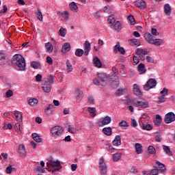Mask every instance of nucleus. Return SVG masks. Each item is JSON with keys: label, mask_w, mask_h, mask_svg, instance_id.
Segmentation results:
<instances>
[{"label": "nucleus", "mask_w": 175, "mask_h": 175, "mask_svg": "<svg viewBox=\"0 0 175 175\" xmlns=\"http://www.w3.org/2000/svg\"><path fill=\"white\" fill-rule=\"evenodd\" d=\"M132 103L138 109H148V102L144 98L133 100Z\"/></svg>", "instance_id": "obj_2"}, {"label": "nucleus", "mask_w": 175, "mask_h": 175, "mask_svg": "<svg viewBox=\"0 0 175 175\" xmlns=\"http://www.w3.org/2000/svg\"><path fill=\"white\" fill-rule=\"evenodd\" d=\"M46 62L49 64V65H53V59H51V57H46Z\"/></svg>", "instance_id": "obj_64"}, {"label": "nucleus", "mask_w": 175, "mask_h": 175, "mask_svg": "<svg viewBox=\"0 0 175 175\" xmlns=\"http://www.w3.org/2000/svg\"><path fill=\"white\" fill-rule=\"evenodd\" d=\"M12 64L16 65L18 70L21 71H24L26 69L25 59L21 55H15L12 57Z\"/></svg>", "instance_id": "obj_1"}, {"label": "nucleus", "mask_w": 175, "mask_h": 175, "mask_svg": "<svg viewBox=\"0 0 175 175\" xmlns=\"http://www.w3.org/2000/svg\"><path fill=\"white\" fill-rule=\"evenodd\" d=\"M164 121L165 124H170L175 121V114L173 112L167 113L165 116Z\"/></svg>", "instance_id": "obj_7"}, {"label": "nucleus", "mask_w": 175, "mask_h": 175, "mask_svg": "<svg viewBox=\"0 0 175 175\" xmlns=\"http://www.w3.org/2000/svg\"><path fill=\"white\" fill-rule=\"evenodd\" d=\"M58 34L59 35V36H62V38H65V36H66V29L61 27L59 30Z\"/></svg>", "instance_id": "obj_42"}, {"label": "nucleus", "mask_w": 175, "mask_h": 175, "mask_svg": "<svg viewBox=\"0 0 175 175\" xmlns=\"http://www.w3.org/2000/svg\"><path fill=\"white\" fill-rule=\"evenodd\" d=\"M93 64L96 68H102V62H100V59L98 57H94Z\"/></svg>", "instance_id": "obj_27"}, {"label": "nucleus", "mask_w": 175, "mask_h": 175, "mask_svg": "<svg viewBox=\"0 0 175 175\" xmlns=\"http://www.w3.org/2000/svg\"><path fill=\"white\" fill-rule=\"evenodd\" d=\"M164 13L166 16H170V14H172V8L170 7V4L166 3L164 5Z\"/></svg>", "instance_id": "obj_21"}, {"label": "nucleus", "mask_w": 175, "mask_h": 175, "mask_svg": "<svg viewBox=\"0 0 175 175\" xmlns=\"http://www.w3.org/2000/svg\"><path fill=\"white\" fill-rule=\"evenodd\" d=\"M62 16L63 17V18H64V20H68L69 18V13L68 12V11H64Z\"/></svg>", "instance_id": "obj_56"}, {"label": "nucleus", "mask_w": 175, "mask_h": 175, "mask_svg": "<svg viewBox=\"0 0 175 175\" xmlns=\"http://www.w3.org/2000/svg\"><path fill=\"white\" fill-rule=\"evenodd\" d=\"M167 92H169V90L166 88H163L161 92H160V94L162 96H166V95H167Z\"/></svg>", "instance_id": "obj_54"}, {"label": "nucleus", "mask_w": 175, "mask_h": 175, "mask_svg": "<svg viewBox=\"0 0 175 175\" xmlns=\"http://www.w3.org/2000/svg\"><path fill=\"white\" fill-rule=\"evenodd\" d=\"M79 130L75 127H71L70 126H69V127L68 128V131L70 133H72V134H75V133H77V131Z\"/></svg>", "instance_id": "obj_49"}, {"label": "nucleus", "mask_w": 175, "mask_h": 175, "mask_svg": "<svg viewBox=\"0 0 175 175\" xmlns=\"http://www.w3.org/2000/svg\"><path fill=\"white\" fill-rule=\"evenodd\" d=\"M157 80L155 79H150L144 85V91H150V90L157 87Z\"/></svg>", "instance_id": "obj_4"}, {"label": "nucleus", "mask_w": 175, "mask_h": 175, "mask_svg": "<svg viewBox=\"0 0 175 175\" xmlns=\"http://www.w3.org/2000/svg\"><path fill=\"white\" fill-rule=\"evenodd\" d=\"M131 43H133L135 46H140V42H139L137 39H131Z\"/></svg>", "instance_id": "obj_62"}, {"label": "nucleus", "mask_w": 175, "mask_h": 175, "mask_svg": "<svg viewBox=\"0 0 175 175\" xmlns=\"http://www.w3.org/2000/svg\"><path fill=\"white\" fill-rule=\"evenodd\" d=\"M31 68H33V69H38L39 68V63L36 62H33L31 63Z\"/></svg>", "instance_id": "obj_59"}, {"label": "nucleus", "mask_w": 175, "mask_h": 175, "mask_svg": "<svg viewBox=\"0 0 175 175\" xmlns=\"http://www.w3.org/2000/svg\"><path fill=\"white\" fill-rule=\"evenodd\" d=\"M88 111H89V113H90V114H92V117H95V116L96 115L95 113V112L96 111V109H95V107H88Z\"/></svg>", "instance_id": "obj_48"}, {"label": "nucleus", "mask_w": 175, "mask_h": 175, "mask_svg": "<svg viewBox=\"0 0 175 175\" xmlns=\"http://www.w3.org/2000/svg\"><path fill=\"white\" fill-rule=\"evenodd\" d=\"M66 65L67 66L66 71L67 73H70L73 70V67L72 66V64L69 62V60H66Z\"/></svg>", "instance_id": "obj_37"}, {"label": "nucleus", "mask_w": 175, "mask_h": 175, "mask_svg": "<svg viewBox=\"0 0 175 175\" xmlns=\"http://www.w3.org/2000/svg\"><path fill=\"white\" fill-rule=\"evenodd\" d=\"M83 54H84V51L81 49H77L75 51V55L77 57H83Z\"/></svg>", "instance_id": "obj_46"}, {"label": "nucleus", "mask_w": 175, "mask_h": 175, "mask_svg": "<svg viewBox=\"0 0 175 175\" xmlns=\"http://www.w3.org/2000/svg\"><path fill=\"white\" fill-rule=\"evenodd\" d=\"M163 43V40L162 39H154L153 40V42L152 44H154V46H161Z\"/></svg>", "instance_id": "obj_43"}, {"label": "nucleus", "mask_w": 175, "mask_h": 175, "mask_svg": "<svg viewBox=\"0 0 175 175\" xmlns=\"http://www.w3.org/2000/svg\"><path fill=\"white\" fill-rule=\"evenodd\" d=\"M148 151L149 154H155L157 152L155 148H154V146H150L148 148Z\"/></svg>", "instance_id": "obj_52"}, {"label": "nucleus", "mask_w": 175, "mask_h": 175, "mask_svg": "<svg viewBox=\"0 0 175 175\" xmlns=\"http://www.w3.org/2000/svg\"><path fill=\"white\" fill-rule=\"evenodd\" d=\"M103 132L104 135H106V136H111V133H113V131H111V127H105L103 129Z\"/></svg>", "instance_id": "obj_29"}, {"label": "nucleus", "mask_w": 175, "mask_h": 175, "mask_svg": "<svg viewBox=\"0 0 175 175\" xmlns=\"http://www.w3.org/2000/svg\"><path fill=\"white\" fill-rule=\"evenodd\" d=\"M5 96L7 98H10V97L13 96V92L11 90H8L5 92Z\"/></svg>", "instance_id": "obj_60"}, {"label": "nucleus", "mask_w": 175, "mask_h": 175, "mask_svg": "<svg viewBox=\"0 0 175 175\" xmlns=\"http://www.w3.org/2000/svg\"><path fill=\"white\" fill-rule=\"evenodd\" d=\"M97 76H98L99 80H100V81L103 83V84L104 83H106V81H107V75H106V74L98 73Z\"/></svg>", "instance_id": "obj_24"}, {"label": "nucleus", "mask_w": 175, "mask_h": 175, "mask_svg": "<svg viewBox=\"0 0 175 175\" xmlns=\"http://www.w3.org/2000/svg\"><path fill=\"white\" fill-rule=\"evenodd\" d=\"M18 152L22 155V157H25L27 155V150H25V146L23 144H20L18 149Z\"/></svg>", "instance_id": "obj_19"}, {"label": "nucleus", "mask_w": 175, "mask_h": 175, "mask_svg": "<svg viewBox=\"0 0 175 175\" xmlns=\"http://www.w3.org/2000/svg\"><path fill=\"white\" fill-rule=\"evenodd\" d=\"M99 168L100 172L102 175L106 174L107 173V165H106V163H105V160L103 159H100L99 160Z\"/></svg>", "instance_id": "obj_6"}, {"label": "nucleus", "mask_w": 175, "mask_h": 175, "mask_svg": "<svg viewBox=\"0 0 175 175\" xmlns=\"http://www.w3.org/2000/svg\"><path fill=\"white\" fill-rule=\"evenodd\" d=\"M6 62V53H0V65H5Z\"/></svg>", "instance_id": "obj_34"}, {"label": "nucleus", "mask_w": 175, "mask_h": 175, "mask_svg": "<svg viewBox=\"0 0 175 175\" xmlns=\"http://www.w3.org/2000/svg\"><path fill=\"white\" fill-rule=\"evenodd\" d=\"M119 126H120L122 129H128V127L129 126V123H128L125 120H122L120 122H119Z\"/></svg>", "instance_id": "obj_30"}, {"label": "nucleus", "mask_w": 175, "mask_h": 175, "mask_svg": "<svg viewBox=\"0 0 175 175\" xmlns=\"http://www.w3.org/2000/svg\"><path fill=\"white\" fill-rule=\"evenodd\" d=\"M42 89L44 92L49 94V92H51V85L45 81L42 82Z\"/></svg>", "instance_id": "obj_9"}, {"label": "nucleus", "mask_w": 175, "mask_h": 175, "mask_svg": "<svg viewBox=\"0 0 175 175\" xmlns=\"http://www.w3.org/2000/svg\"><path fill=\"white\" fill-rule=\"evenodd\" d=\"M161 122H162V117H161L160 115H157L156 119L154 120V125H156V126H159Z\"/></svg>", "instance_id": "obj_31"}, {"label": "nucleus", "mask_w": 175, "mask_h": 175, "mask_svg": "<svg viewBox=\"0 0 175 175\" xmlns=\"http://www.w3.org/2000/svg\"><path fill=\"white\" fill-rule=\"evenodd\" d=\"M118 52L122 55L125 54V49L120 45V42H118V44L113 47V53L117 54Z\"/></svg>", "instance_id": "obj_11"}, {"label": "nucleus", "mask_w": 175, "mask_h": 175, "mask_svg": "<svg viewBox=\"0 0 175 175\" xmlns=\"http://www.w3.org/2000/svg\"><path fill=\"white\" fill-rule=\"evenodd\" d=\"M103 12L104 13H111V12H113V8L110 7V5H106L103 8Z\"/></svg>", "instance_id": "obj_47"}, {"label": "nucleus", "mask_w": 175, "mask_h": 175, "mask_svg": "<svg viewBox=\"0 0 175 175\" xmlns=\"http://www.w3.org/2000/svg\"><path fill=\"white\" fill-rule=\"evenodd\" d=\"M159 174V170L158 168H154L151 170L150 174L151 175H158Z\"/></svg>", "instance_id": "obj_58"}, {"label": "nucleus", "mask_w": 175, "mask_h": 175, "mask_svg": "<svg viewBox=\"0 0 175 175\" xmlns=\"http://www.w3.org/2000/svg\"><path fill=\"white\" fill-rule=\"evenodd\" d=\"M48 165H49V167H51L53 172H58L62 169V167L61 166V162H59V161H54L51 160L48 162Z\"/></svg>", "instance_id": "obj_3"}, {"label": "nucleus", "mask_w": 175, "mask_h": 175, "mask_svg": "<svg viewBox=\"0 0 175 175\" xmlns=\"http://www.w3.org/2000/svg\"><path fill=\"white\" fill-rule=\"evenodd\" d=\"M135 53L137 54V55L139 56V58L142 59V61H144V59H146L144 55H147V54H148V51L146 49H142L140 48H138L135 51Z\"/></svg>", "instance_id": "obj_8"}, {"label": "nucleus", "mask_w": 175, "mask_h": 175, "mask_svg": "<svg viewBox=\"0 0 175 175\" xmlns=\"http://www.w3.org/2000/svg\"><path fill=\"white\" fill-rule=\"evenodd\" d=\"M15 118L19 122H21L23 121V115H21V113L18 111H16L14 113Z\"/></svg>", "instance_id": "obj_40"}, {"label": "nucleus", "mask_w": 175, "mask_h": 175, "mask_svg": "<svg viewBox=\"0 0 175 175\" xmlns=\"http://www.w3.org/2000/svg\"><path fill=\"white\" fill-rule=\"evenodd\" d=\"M69 8L70 10H72V12H77V9H79L77 5H76V3L75 2H72L71 3H70Z\"/></svg>", "instance_id": "obj_39"}, {"label": "nucleus", "mask_w": 175, "mask_h": 175, "mask_svg": "<svg viewBox=\"0 0 175 175\" xmlns=\"http://www.w3.org/2000/svg\"><path fill=\"white\" fill-rule=\"evenodd\" d=\"M14 170H15L14 167H13L12 165H10L6 168V173L8 174H10L12 172H13Z\"/></svg>", "instance_id": "obj_55"}, {"label": "nucleus", "mask_w": 175, "mask_h": 175, "mask_svg": "<svg viewBox=\"0 0 175 175\" xmlns=\"http://www.w3.org/2000/svg\"><path fill=\"white\" fill-rule=\"evenodd\" d=\"M44 113L46 116H48V117H50L54 113V105L50 104L48 105V107H46L44 109Z\"/></svg>", "instance_id": "obj_12"}, {"label": "nucleus", "mask_w": 175, "mask_h": 175, "mask_svg": "<svg viewBox=\"0 0 175 175\" xmlns=\"http://www.w3.org/2000/svg\"><path fill=\"white\" fill-rule=\"evenodd\" d=\"M135 6H136L139 9H146V8H147L146 1H144V0H136L135 1Z\"/></svg>", "instance_id": "obj_13"}, {"label": "nucleus", "mask_w": 175, "mask_h": 175, "mask_svg": "<svg viewBox=\"0 0 175 175\" xmlns=\"http://www.w3.org/2000/svg\"><path fill=\"white\" fill-rule=\"evenodd\" d=\"M142 129H143L144 131H151V129H152V126H151V124H142V125L141 126Z\"/></svg>", "instance_id": "obj_38"}, {"label": "nucleus", "mask_w": 175, "mask_h": 175, "mask_svg": "<svg viewBox=\"0 0 175 175\" xmlns=\"http://www.w3.org/2000/svg\"><path fill=\"white\" fill-rule=\"evenodd\" d=\"M36 17L40 21H43V15H42V12L38 11L36 14Z\"/></svg>", "instance_id": "obj_53"}, {"label": "nucleus", "mask_w": 175, "mask_h": 175, "mask_svg": "<svg viewBox=\"0 0 175 175\" xmlns=\"http://www.w3.org/2000/svg\"><path fill=\"white\" fill-rule=\"evenodd\" d=\"M133 92L135 94V95H137V96H140V95H142V90H140L139 85L134 84L133 85Z\"/></svg>", "instance_id": "obj_16"}, {"label": "nucleus", "mask_w": 175, "mask_h": 175, "mask_svg": "<svg viewBox=\"0 0 175 175\" xmlns=\"http://www.w3.org/2000/svg\"><path fill=\"white\" fill-rule=\"evenodd\" d=\"M38 100L36 98H31L29 100V106H32V107H35L38 106Z\"/></svg>", "instance_id": "obj_33"}, {"label": "nucleus", "mask_w": 175, "mask_h": 175, "mask_svg": "<svg viewBox=\"0 0 175 175\" xmlns=\"http://www.w3.org/2000/svg\"><path fill=\"white\" fill-rule=\"evenodd\" d=\"M83 53L84 55L86 57L90 54V51H91V44L88 41H85L83 44Z\"/></svg>", "instance_id": "obj_10"}, {"label": "nucleus", "mask_w": 175, "mask_h": 175, "mask_svg": "<svg viewBox=\"0 0 175 175\" xmlns=\"http://www.w3.org/2000/svg\"><path fill=\"white\" fill-rule=\"evenodd\" d=\"M44 47L45 51L46 53H48V54H51V53H53V50H54V46H53L51 42L45 43Z\"/></svg>", "instance_id": "obj_15"}, {"label": "nucleus", "mask_w": 175, "mask_h": 175, "mask_svg": "<svg viewBox=\"0 0 175 175\" xmlns=\"http://www.w3.org/2000/svg\"><path fill=\"white\" fill-rule=\"evenodd\" d=\"M144 39L146 41L150 43V44H152L154 42V37L151 35L150 33H146L144 34Z\"/></svg>", "instance_id": "obj_17"}, {"label": "nucleus", "mask_w": 175, "mask_h": 175, "mask_svg": "<svg viewBox=\"0 0 175 175\" xmlns=\"http://www.w3.org/2000/svg\"><path fill=\"white\" fill-rule=\"evenodd\" d=\"M158 99H159L158 100L159 104L166 102V97L165 96H159L158 97Z\"/></svg>", "instance_id": "obj_51"}, {"label": "nucleus", "mask_w": 175, "mask_h": 175, "mask_svg": "<svg viewBox=\"0 0 175 175\" xmlns=\"http://www.w3.org/2000/svg\"><path fill=\"white\" fill-rule=\"evenodd\" d=\"M133 61L135 65H137V64H139V62H140L139 57H137V56H133Z\"/></svg>", "instance_id": "obj_61"}, {"label": "nucleus", "mask_w": 175, "mask_h": 175, "mask_svg": "<svg viewBox=\"0 0 175 175\" xmlns=\"http://www.w3.org/2000/svg\"><path fill=\"white\" fill-rule=\"evenodd\" d=\"M127 18H128L129 23L131 25H135V24H136V22L135 21V18L133 17V16L130 15L128 16Z\"/></svg>", "instance_id": "obj_45"}, {"label": "nucleus", "mask_w": 175, "mask_h": 175, "mask_svg": "<svg viewBox=\"0 0 175 175\" xmlns=\"http://www.w3.org/2000/svg\"><path fill=\"white\" fill-rule=\"evenodd\" d=\"M156 164L158 166V170L160 172H165L166 171V167H165V165L163 164H162V163L159 162V161H156Z\"/></svg>", "instance_id": "obj_32"}, {"label": "nucleus", "mask_w": 175, "mask_h": 175, "mask_svg": "<svg viewBox=\"0 0 175 175\" xmlns=\"http://www.w3.org/2000/svg\"><path fill=\"white\" fill-rule=\"evenodd\" d=\"M146 61L147 62H150V64H154V58L151 57L150 56L146 57Z\"/></svg>", "instance_id": "obj_63"}, {"label": "nucleus", "mask_w": 175, "mask_h": 175, "mask_svg": "<svg viewBox=\"0 0 175 175\" xmlns=\"http://www.w3.org/2000/svg\"><path fill=\"white\" fill-rule=\"evenodd\" d=\"M31 136L36 143H42V138L37 133H33Z\"/></svg>", "instance_id": "obj_36"}, {"label": "nucleus", "mask_w": 175, "mask_h": 175, "mask_svg": "<svg viewBox=\"0 0 175 175\" xmlns=\"http://www.w3.org/2000/svg\"><path fill=\"white\" fill-rule=\"evenodd\" d=\"M163 150H164L165 152H166V154L168 155H172V151H170L169 146L163 145Z\"/></svg>", "instance_id": "obj_50"}, {"label": "nucleus", "mask_w": 175, "mask_h": 175, "mask_svg": "<svg viewBox=\"0 0 175 175\" xmlns=\"http://www.w3.org/2000/svg\"><path fill=\"white\" fill-rule=\"evenodd\" d=\"M137 70L139 75H144V73L147 72V69H146V66L144 65V64H142V63L138 65Z\"/></svg>", "instance_id": "obj_20"}, {"label": "nucleus", "mask_w": 175, "mask_h": 175, "mask_svg": "<svg viewBox=\"0 0 175 175\" xmlns=\"http://www.w3.org/2000/svg\"><path fill=\"white\" fill-rule=\"evenodd\" d=\"M112 144L116 147L121 146V137L120 135H116L113 141L112 142Z\"/></svg>", "instance_id": "obj_22"}, {"label": "nucleus", "mask_w": 175, "mask_h": 175, "mask_svg": "<svg viewBox=\"0 0 175 175\" xmlns=\"http://www.w3.org/2000/svg\"><path fill=\"white\" fill-rule=\"evenodd\" d=\"M62 51L64 53H68V51H70V44H69V42L64 43L62 46Z\"/></svg>", "instance_id": "obj_26"}, {"label": "nucleus", "mask_w": 175, "mask_h": 175, "mask_svg": "<svg viewBox=\"0 0 175 175\" xmlns=\"http://www.w3.org/2000/svg\"><path fill=\"white\" fill-rule=\"evenodd\" d=\"M135 148L137 154H142L143 152V146H142V144H135Z\"/></svg>", "instance_id": "obj_28"}, {"label": "nucleus", "mask_w": 175, "mask_h": 175, "mask_svg": "<svg viewBox=\"0 0 175 175\" xmlns=\"http://www.w3.org/2000/svg\"><path fill=\"white\" fill-rule=\"evenodd\" d=\"M51 132L54 136H61L64 133V129L61 126H55L51 129Z\"/></svg>", "instance_id": "obj_5"}, {"label": "nucleus", "mask_w": 175, "mask_h": 175, "mask_svg": "<svg viewBox=\"0 0 175 175\" xmlns=\"http://www.w3.org/2000/svg\"><path fill=\"white\" fill-rule=\"evenodd\" d=\"M111 122V118L110 116H105L103 118V120L101 121V124L103 126H105V125H109Z\"/></svg>", "instance_id": "obj_25"}, {"label": "nucleus", "mask_w": 175, "mask_h": 175, "mask_svg": "<svg viewBox=\"0 0 175 175\" xmlns=\"http://www.w3.org/2000/svg\"><path fill=\"white\" fill-rule=\"evenodd\" d=\"M154 140L157 143H161V141L162 140V135L159 133H156L154 135Z\"/></svg>", "instance_id": "obj_44"}, {"label": "nucleus", "mask_w": 175, "mask_h": 175, "mask_svg": "<svg viewBox=\"0 0 175 175\" xmlns=\"http://www.w3.org/2000/svg\"><path fill=\"white\" fill-rule=\"evenodd\" d=\"M131 126H132V128H136V126H137V122L136 121V120L131 118Z\"/></svg>", "instance_id": "obj_57"}, {"label": "nucleus", "mask_w": 175, "mask_h": 175, "mask_svg": "<svg viewBox=\"0 0 175 175\" xmlns=\"http://www.w3.org/2000/svg\"><path fill=\"white\" fill-rule=\"evenodd\" d=\"M75 96L77 100H81L83 99V91L77 88L75 92Z\"/></svg>", "instance_id": "obj_18"}, {"label": "nucleus", "mask_w": 175, "mask_h": 175, "mask_svg": "<svg viewBox=\"0 0 175 175\" xmlns=\"http://www.w3.org/2000/svg\"><path fill=\"white\" fill-rule=\"evenodd\" d=\"M116 22V16L114 14H111L108 16L107 23L110 25H113Z\"/></svg>", "instance_id": "obj_23"}, {"label": "nucleus", "mask_w": 175, "mask_h": 175, "mask_svg": "<svg viewBox=\"0 0 175 175\" xmlns=\"http://www.w3.org/2000/svg\"><path fill=\"white\" fill-rule=\"evenodd\" d=\"M110 27L112 29H114L115 31H118H118H121V29H122V25H121V22L117 21L112 25H111Z\"/></svg>", "instance_id": "obj_14"}, {"label": "nucleus", "mask_w": 175, "mask_h": 175, "mask_svg": "<svg viewBox=\"0 0 175 175\" xmlns=\"http://www.w3.org/2000/svg\"><path fill=\"white\" fill-rule=\"evenodd\" d=\"M121 157H122V154L118 152L113 155L112 159L113 162H117L121 159Z\"/></svg>", "instance_id": "obj_35"}, {"label": "nucleus", "mask_w": 175, "mask_h": 175, "mask_svg": "<svg viewBox=\"0 0 175 175\" xmlns=\"http://www.w3.org/2000/svg\"><path fill=\"white\" fill-rule=\"evenodd\" d=\"M47 83H49V84H54L55 81V77L54 75H49L47 77Z\"/></svg>", "instance_id": "obj_41"}]
</instances>
